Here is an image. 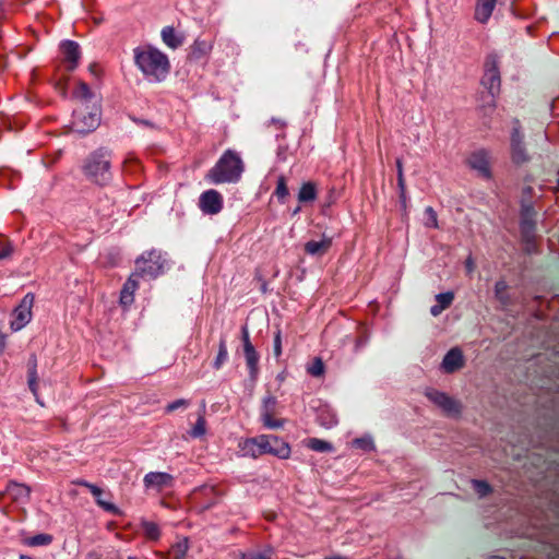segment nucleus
Wrapping results in <instances>:
<instances>
[{
  "mask_svg": "<svg viewBox=\"0 0 559 559\" xmlns=\"http://www.w3.org/2000/svg\"><path fill=\"white\" fill-rule=\"evenodd\" d=\"M241 334H242V345H243V348L252 347L253 345H252V343L250 341L249 331H248L247 326H242Z\"/></svg>",
  "mask_w": 559,
  "mask_h": 559,
  "instance_id": "de8ad7c7",
  "label": "nucleus"
},
{
  "mask_svg": "<svg viewBox=\"0 0 559 559\" xmlns=\"http://www.w3.org/2000/svg\"><path fill=\"white\" fill-rule=\"evenodd\" d=\"M13 253V246L11 243H7L0 249V260L7 259L11 257Z\"/></svg>",
  "mask_w": 559,
  "mask_h": 559,
  "instance_id": "09e8293b",
  "label": "nucleus"
},
{
  "mask_svg": "<svg viewBox=\"0 0 559 559\" xmlns=\"http://www.w3.org/2000/svg\"><path fill=\"white\" fill-rule=\"evenodd\" d=\"M110 168L111 152L102 147L87 156L83 165V173L93 182L106 186L112 178Z\"/></svg>",
  "mask_w": 559,
  "mask_h": 559,
  "instance_id": "7ed1b4c3",
  "label": "nucleus"
},
{
  "mask_svg": "<svg viewBox=\"0 0 559 559\" xmlns=\"http://www.w3.org/2000/svg\"><path fill=\"white\" fill-rule=\"evenodd\" d=\"M425 395L445 416L455 419L461 417L462 404L448 393L436 389H427Z\"/></svg>",
  "mask_w": 559,
  "mask_h": 559,
  "instance_id": "423d86ee",
  "label": "nucleus"
},
{
  "mask_svg": "<svg viewBox=\"0 0 559 559\" xmlns=\"http://www.w3.org/2000/svg\"><path fill=\"white\" fill-rule=\"evenodd\" d=\"M166 259L159 250L152 249L135 260L134 273L139 278L154 280L165 271Z\"/></svg>",
  "mask_w": 559,
  "mask_h": 559,
  "instance_id": "20e7f679",
  "label": "nucleus"
},
{
  "mask_svg": "<svg viewBox=\"0 0 559 559\" xmlns=\"http://www.w3.org/2000/svg\"><path fill=\"white\" fill-rule=\"evenodd\" d=\"M276 404H277V400L275 396L270 395V394L266 395L262 401L261 416L274 414Z\"/></svg>",
  "mask_w": 559,
  "mask_h": 559,
  "instance_id": "4c0bfd02",
  "label": "nucleus"
},
{
  "mask_svg": "<svg viewBox=\"0 0 559 559\" xmlns=\"http://www.w3.org/2000/svg\"><path fill=\"white\" fill-rule=\"evenodd\" d=\"M495 295L502 302L507 304V284L503 281H499L495 285Z\"/></svg>",
  "mask_w": 559,
  "mask_h": 559,
  "instance_id": "37998d69",
  "label": "nucleus"
},
{
  "mask_svg": "<svg viewBox=\"0 0 559 559\" xmlns=\"http://www.w3.org/2000/svg\"><path fill=\"white\" fill-rule=\"evenodd\" d=\"M307 372L314 378L324 376L325 367L323 360L320 357L312 358L306 366Z\"/></svg>",
  "mask_w": 559,
  "mask_h": 559,
  "instance_id": "c85d7f7f",
  "label": "nucleus"
},
{
  "mask_svg": "<svg viewBox=\"0 0 559 559\" xmlns=\"http://www.w3.org/2000/svg\"><path fill=\"white\" fill-rule=\"evenodd\" d=\"M472 486L478 497L484 498L490 493L491 488L488 483L484 480H472Z\"/></svg>",
  "mask_w": 559,
  "mask_h": 559,
  "instance_id": "a19ab883",
  "label": "nucleus"
},
{
  "mask_svg": "<svg viewBox=\"0 0 559 559\" xmlns=\"http://www.w3.org/2000/svg\"><path fill=\"white\" fill-rule=\"evenodd\" d=\"M228 359V350L225 337H221L218 343V353L213 361V368L219 370Z\"/></svg>",
  "mask_w": 559,
  "mask_h": 559,
  "instance_id": "7c9ffc66",
  "label": "nucleus"
},
{
  "mask_svg": "<svg viewBox=\"0 0 559 559\" xmlns=\"http://www.w3.org/2000/svg\"><path fill=\"white\" fill-rule=\"evenodd\" d=\"M454 299L452 292L440 293L436 296V305L430 308V313L433 317L439 316L443 310L450 307Z\"/></svg>",
  "mask_w": 559,
  "mask_h": 559,
  "instance_id": "4be33fe9",
  "label": "nucleus"
},
{
  "mask_svg": "<svg viewBox=\"0 0 559 559\" xmlns=\"http://www.w3.org/2000/svg\"><path fill=\"white\" fill-rule=\"evenodd\" d=\"M498 0H477L475 19L479 23H487L491 17Z\"/></svg>",
  "mask_w": 559,
  "mask_h": 559,
  "instance_id": "f3484780",
  "label": "nucleus"
},
{
  "mask_svg": "<svg viewBox=\"0 0 559 559\" xmlns=\"http://www.w3.org/2000/svg\"><path fill=\"white\" fill-rule=\"evenodd\" d=\"M94 67H95V66H91V67H90L91 72H94Z\"/></svg>",
  "mask_w": 559,
  "mask_h": 559,
  "instance_id": "052dcab7",
  "label": "nucleus"
},
{
  "mask_svg": "<svg viewBox=\"0 0 559 559\" xmlns=\"http://www.w3.org/2000/svg\"><path fill=\"white\" fill-rule=\"evenodd\" d=\"M61 52L63 62L67 63V69L73 71L78 67L81 58L79 44L73 40H66L61 44Z\"/></svg>",
  "mask_w": 559,
  "mask_h": 559,
  "instance_id": "9b49d317",
  "label": "nucleus"
},
{
  "mask_svg": "<svg viewBox=\"0 0 559 559\" xmlns=\"http://www.w3.org/2000/svg\"><path fill=\"white\" fill-rule=\"evenodd\" d=\"M128 559H136L135 557H129Z\"/></svg>",
  "mask_w": 559,
  "mask_h": 559,
  "instance_id": "e2e57ef3",
  "label": "nucleus"
},
{
  "mask_svg": "<svg viewBox=\"0 0 559 559\" xmlns=\"http://www.w3.org/2000/svg\"><path fill=\"white\" fill-rule=\"evenodd\" d=\"M466 266H467L468 271H472V270H473V266H474V265H473V261H472V260H467V262H466Z\"/></svg>",
  "mask_w": 559,
  "mask_h": 559,
  "instance_id": "6e6d98bb",
  "label": "nucleus"
},
{
  "mask_svg": "<svg viewBox=\"0 0 559 559\" xmlns=\"http://www.w3.org/2000/svg\"><path fill=\"white\" fill-rule=\"evenodd\" d=\"M139 277L133 272L127 282L123 284V287L120 293V302L123 306H129L134 300V292L139 287Z\"/></svg>",
  "mask_w": 559,
  "mask_h": 559,
  "instance_id": "dca6fc26",
  "label": "nucleus"
},
{
  "mask_svg": "<svg viewBox=\"0 0 559 559\" xmlns=\"http://www.w3.org/2000/svg\"><path fill=\"white\" fill-rule=\"evenodd\" d=\"M241 559H271L269 552H249L242 554Z\"/></svg>",
  "mask_w": 559,
  "mask_h": 559,
  "instance_id": "a18cd8bd",
  "label": "nucleus"
},
{
  "mask_svg": "<svg viewBox=\"0 0 559 559\" xmlns=\"http://www.w3.org/2000/svg\"><path fill=\"white\" fill-rule=\"evenodd\" d=\"M19 559H32L29 556L21 555Z\"/></svg>",
  "mask_w": 559,
  "mask_h": 559,
  "instance_id": "4d7b16f0",
  "label": "nucleus"
},
{
  "mask_svg": "<svg viewBox=\"0 0 559 559\" xmlns=\"http://www.w3.org/2000/svg\"><path fill=\"white\" fill-rule=\"evenodd\" d=\"M100 123V110L93 106L92 109L87 105L81 106L73 112L72 130L78 133L86 134L96 130Z\"/></svg>",
  "mask_w": 559,
  "mask_h": 559,
  "instance_id": "39448f33",
  "label": "nucleus"
},
{
  "mask_svg": "<svg viewBox=\"0 0 559 559\" xmlns=\"http://www.w3.org/2000/svg\"><path fill=\"white\" fill-rule=\"evenodd\" d=\"M396 167H397V175L403 174V165H402L401 160L396 162Z\"/></svg>",
  "mask_w": 559,
  "mask_h": 559,
  "instance_id": "5fc2aeb1",
  "label": "nucleus"
},
{
  "mask_svg": "<svg viewBox=\"0 0 559 559\" xmlns=\"http://www.w3.org/2000/svg\"><path fill=\"white\" fill-rule=\"evenodd\" d=\"M331 247L330 239L310 240L305 245V251L312 257H322Z\"/></svg>",
  "mask_w": 559,
  "mask_h": 559,
  "instance_id": "aec40b11",
  "label": "nucleus"
},
{
  "mask_svg": "<svg viewBox=\"0 0 559 559\" xmlns=\"http://www.w3.org/2000/svg\"><path fill=\"white\" fill-rule=\"evenodd\" d=\"M317 198V188L312 182H306L298 192V201L301 203L312 202Z\"/></svg>",
  "mask_w": 559,
  "mask_h": 559,
  "instance_id": "cd10ccee",
  "label": "nucleus"
},
{
  "mask_svg": "<svg viewBox=\"0 0 559 559\" xmlns=\"http://www.w3.org/2000/svg\"><path fill=\"white\" fill-rule=\"evenodd\" d=\"M74 97L81 100L82 106H84L94 97V94L86 83L80 82L74 91Z\"/></svg>",
  "mask_w": 559,
  "mask_h": 559,
  "instance_id": "f704fd0d",
  "label": "nucleus"
},
{
  "mask_svg": "<svg viewBox=\"0 0 559 559\" xmlns=\"http://www.w3.org/2000/svg\"><path fill=\"white\" fill-rule=\"evenodd\" d=\"M397 185L401 190V194L404 195L405 193V180H404V174H399L397 177Z\"/></svg>",
  "mask_w": 559,
  "mask_h": 559,
  "instance_id": "8fccbe9b",
  "label": "nucleus"
},
{
  "mask_svg": "<svg viewBox=\"0 0 559 559\" xmlns=\"http://www.w3.org/2000/svg\"><path fill=\"white\" fill-rule=\"evenodd\" d=\"M144 485L147 488H155L162 490L165 487L170 486L173 481L171 475L162 472H151L144 476Z\"/></svg>",
  "mask_w": 559,
  "mask_h": 559,
  "instance_id": "2eb2a0df",
  "label": "nucleus"
},
{
  "mask_svg": "<svg viewBox=\"0 0 559 559\" xmlns=\"http://www.w3.org/2000/svg\"><path fill=\"white\" fill-rule=\"evenodd\" d=\"M512 156L516 163L524 162L526 154L522 144V135L518 128H515L511 135Z\"/></svg>",
  "mask_w": 559,
  "mask_h": 559,
  "instance_id": "412c9836",
  "label": "nucleus"
},
{
  "mask_svg": "<svg viewBox=\"0 0 559 559\" xmlns=\"http://www.w3.org/2000/svg\"><path fill=\"white\" fill-rule=\"evenodd\" d=\"M274 194L277 197L281 203H284L286 197L289 194L286 178L284 176H280L277 178V185Z\"/></svg>",
  "mask_w": 559,
  "mask_h": 559,
  "instance_id": "e433bc0d",
  "label": "nucleus"
},
{
  "mask_svg": "<svg viewBox=\"0 0 559 559\" xmlns=\"http://www.w3.org/2000/svg\"><path fill=\"white\" fill-rule=\"evenodd\" d=\"M354 444L362 450L364 452H370L374 450V442L370 436H365L362 438H357L354 440Z\"/></svg>",
  "mask_w": 559,
  "mask_h": 559,
  "instance_id": "ea45409f",
  "label": "nucleus"
},
{
  "mask_svg": "<svg viewBox=\"0 0 559 559\" xmlns=\"http://www.w3.org/2000/svg\"><path fill=\"white\" fill-rule=\"evenodd\" d=\"M425 216L426 218L424 225L426 227L433 229L439 228L437 212L431 206L425 209Z\"/></svg>",
  "mask_w": 559,
  "mask_h": 559,
  "instance_id": "58836bf2",
  "label": "nucleus"
},
{
  "mask_svg": "<svg viewBox=\"0 0 559 559\" xmlns=\"http://www.w3.org/2000/svg\"><path fill=\"white\" fill-rule=\"evenodd\" d=\"M28 386L37 395V359L34 355L28 360Z\"/></svg>",
  "mask_w": 559,
  "mask_h": 559,
  "instance_id": "c756f323",
  "label": "nucleus"
},
{
  "mask_svg": "<svg viewBox=\"0 0 559 559\" xmlns=\"http://www.w3.org/2000/svg\"><path fill=\"white\" fill-rule=\"evenodd\" d=\"M262 454H272L278 459H287L290 455V447L287 442L276 436H259Z\"/></svg>",
  "mask_w": 559,
  "mask_h": 559,
  "instance_id": "0eeeda50",
  "label": "nucleus"
},
{
  "mask_svg": "<svg viewBox=\"0 0 559 559\" xmlns=\"http://www.w3.org/2000/svg\"><path fill=\"white\" fill-rule=\"evenodd\" d=\"M490 559H503L502 557H492Z\"/></svg>",
  "mask_w": 559,
  "mask_h": 559,
  "instance_id": "680f3d73",
  "label": "nucleus"
},
{
  "mask_svg": "<svg viewBox=\"0 0 559 559\" xmlns=\"http://www.w3.org/2000/svg\"><path fill=\"white\" fill-rule=\"evenodd\" d=\"M245 359L246 364L249 369V376L252 381H255L258 379L259 374V359L260 356L257 353L254 346L243 348Z\"/></svg>",
  "mask_w": 559,
  "mask_h": 559,
  "instance_id": "6ab92c4d",
  "label": "nucleus"
},
{
  "mask_svg": "<svg viewBox=\"0 0 559 559\" xmlns=\"http://www.w3.org/2000/svg\"><path fill=\"white\" fill-rule=\"evenodd\" d=\"M241 451L245 455L258 457L262 455V449H260L259 437L247 439L240 443Z\"/></svg>",
  "mask_w": 559,
  "mask_h": 559,
  "instance_id": "bb28decb",
  "label": "nucleus"
},
{
  "mask_svg": "<svg viewBox=\"0 0 559 559\" xmlns=\"http://www.w3.org/2000/svg\"><path fill=\"white\" fill-rule=\"evenodd\" d=\"M310 407L316 412L317 423L325 428H331L337 424V417L334 411L320 400L312 401Z\"/></svg>",
  "mask_w": 559,
  "mask_h": 559,
  "instance_id": "9d476101",
  "label": "nucleus"
},
{
  "mask_svg": "<svg viewBox=\"0 0 559 559\" xmlns=\"http://www.w3.org/2000/svg\"><path fill=\"white\" fill-rule=\"evenodd\" d=\"M189 406V401L188 400H185V399H179V400H176L171 403H169L167 406H166V412L170 413V412H174L180 407H188Z\"/></svg>",
  "mask_w": 559,
  "mask_h": 559,
  "instance_id": "c03bdc74",
  "label": "nucleus"
},
{
  "mask_svg": "<svg viewBox=\"0 0 559 559\" xmlns=\"http://www.w3.org/2000/svg\"><path fill=\"white\" fill-rule=\"evenodd\" d=\"M263 425L270 429H277L283 427L284 421L282 419H274L273 414L261 416Z\"/></svg>",
  "mask_w": 559,
  "mask_h": 559,
  "instance_id": "79ce46f5",
  "label": "nucleus"
},
{
  "mask_svg": "<svg viewBox=\"0 0 559 559\" xmlns=\"http://www.w3.org/2000/svg\"><path fill=\"white\" fill-rule=\"evenodd\" d=\"M141 528L144 536L150 540H157L160 537V530L158 525L151 521H142Z\"/></svg>",
  "mask_w": 559,
  "mask_h": 559,
  "instance_id": "2f4dec72",
  "label": "nucleus"
},
{
  "mask_svg": "<svg viewBox=\"0 0 559 559\" xmlns=\"http://www.w3.org/2000/svg\"><path fill=\"white\" fill-rule=\"evenodd\" d=\"M133 121L135 123L140 124V126H144V127H147V128H154V123L148 121V120L134 118Z\"/></svg>",
  "mask_w": 559,
  "mask_h": 559,
  "instance_id": "3c124183",
  "label": "nucleus"
},
{
  "mask_svg": "<svg viewBox=\"0 0 559 559\" xmlns=\"http://www.w3.org/2000/svg\"><path fill=\"white\" fill-rule=\"evenodd\" d=\"M469 166L485 178L490 177L489 163L484 154H474L469 158Z\"/></svg>",
  "mask_w": 559,
  "mask_h": 559,
  "instance_id": "5701e85b",
  "label": "nucleus"
},
{
  "mask_svg": "<svg viewBox=\"0 0 559 559\" xmlns=\"http://www.w3.org/2000/svg\"><path fill=\"white\" fill-rule=\"evenodd\" d=\"M34 304V296L26 294L19 306L12 312L11 328L14 331L23 329L32 319V307Z\"/></svg>",
  "mask_w": 559,
  "mask_h": 559,
  "instance_id": "6e6552de",
  "label": "nucleus"
},
{
  "mask_svg": "<svg viewBox=\"0 0 559 559\" xmlns=\"http://www.w3.org/2000/svg\"><path fill=\"white\" fill-rule=\"evenodd\" d=\"M189 549L188 539L183 538L177 542L173 547L169 555H165L163 552L156 551L155 554L159 556L162 559H185L187 551Z\"/></svg>",
  "mask_w": 559,
  "mask_h": 559,
  "instance_id": "b1692460",
  "label": "nucleus"
},
{
  "mask_svg": "<svg viewBox=\"0 0 559 559\" xmlns=\"http://www.w3.org/2000/svg\"><path fill=\"white\" fill-rule=\"evenodd\" d=\"M85 559H102V556L95 552H90Z\"/></svg>",
  "mask_w": 559,
  "mask_h": 559,
  "instance_id": "864d4df0",
  "label": "nucleus"
},
{
  "mask_svg": "<svg viewBox=\"0 0 559 559\" xmlns=\"http://www.w3.org/2000/svg\"><path fill=\"white\" fill-rule=\"evenodd\" d=\"M133 60L144 79L150 83L163 82L170 72V62L166 53L145 45L133 49Z\"/></svg>",
  "mask_w": 559,
  "mask_h": 559,
  "instance_id": "f257e3e1",
  "label": "nucleus"
},
{
  "mask_svg": "<svg viewBox=\"0 0 559 559\" xmlns=\"http://www.w3.org/2000/svg\"><path fill=\"white\" fill-rule=\"evenodd\" d=\"M52 539L53 538L50 534L40 533L25 539V544L31 547L47 546L51 544Z\"/></svg>",
  "mask_w": 559,
  "mask_h": 559,
  "instance_id": "c9c22d12",
  "label": "nucleus"
},
{
  "mask_svg": "<svg viewBox=\"0 0 559 559\" xmlns=\"http://www.w3.org/2000/svg\"><path fill=\"white\" fill-rule=\"evenodd\" d=\"M202 408H203L202 414L199 415L197 423L194 424V426L192 427V429L189 432L192 438H200V437L204 436L206 432V420L204 417L205 403L202 404Z\"/></svg>",
  "mask_w": 559,
  "mask_h": 559,
  "instance_id": "473e14b6",
  "label": "nucleus"
},
{
  "mask_svg": "<svg viewBox=\"0 0 559 559\" xmlns=\"http://www.w3.org/2000/svg\"><path fill=\"white\" fill-rule=\"evenodd\" d=\"M243 171V164L240 156L227 150L206 175V178L215 185L224 182H236Z\"/></svg>",
  "mask_w": 559,
  "mask_h": 559,
  "instance_id": "f03ea898",
  "label": "nucleus"
},
{
  "mask_svg": "<svg viewBox=\"0 0 559 559\" xmlns=\"http://www.w3.org/2000/svg\"><path fill=\"white\" fill-rule=\"evenodd\" d=\"M287 377L286 371H282L276 376V381L278 382V385H281Z\"/></svg>",
  "mask_w": 559,
  "mask_h": 559,
  "instance_id": "603ef678",
  "label": "nucleus"
},
{
  "mask_svg": "<svg viewBox=\"0 0 559 559\" xmlns=\"http://www.w3.org/2000/svg\"><path fill=\"white\" fill-rule=\"evenodd\" d=\"M2 348H3V344H2V341L0 340V353L2 352Z\"/></svg>",
  "mask_w": 559,
  "mask_h": 559,
  "instance_id": "bf43d9fd",
  "label": "nucleus"
},
{
  "mask_svg": "<svg viewBox=\"0 0 559 559\" xmlns=\"http://www.w3.org/2000/svg\"><path fill=\"white\" fill-rule=\"evenodd\" d=\"M7 493L17 502H27L29 499L31 488L24 484L10 481L7 486Z\"/></svg>",
  "mask_w": 559,
  "mask_h": 559,
  "instance_id": "a211bd4d",
  "label": "nucleus"
},
{
  "mask_svg": "<svg viewBox=\"0 0 559 559\" xmlns=\"http://www.w3.org/2000/svg\"><path fill=\"white\" fill-rule=\"evenodd\" d=\"M307 447L309 449H311L312 451L320 452V453L332 452L334 449L332 443H330L325 440L318 439V438L308 439Z\"/></svg>",
  "mask_w": 559,
  "mask_h": 559,
  "instance_id": "72a5a7b5",
  "label": "nucleus"
},
{
  "mask_svg": "<svg viewBox=\"0 0 559 559\" xmlns=\"http://www.w3.org/2000/svg\"><path fill=\"white\" fill-rule=\"evenodd\" d=\"M481 84L488 90L490 96V100L488 102V104L492 105L495 96L500 91V75L495 67L486 71Z\"/></svg>",
  "mask_w": 559,
  "mask_h": 559,
  "instance_id": "ddd939ff",
  "label": "nucleus"
},
{
  "mask_svg": "<svg viewBox=\"0 0 559 559\" xmlns=\"http://www.w3.org/2000/svg\"><path fill=\"white\" fill-rule=\"evenodd\" d=\"M464 366V356L460 348H451L443 357L441 369L445 373H453Z\"/></svg>",
  "mask_w": 559,
  "mask_h": 559,
  "instance_id": "f8f14e48",
  "label": "nucleus"
},
{
  "mask_svg": "<svg viewBox=\"0 0 559 559\" xmlns=\"http://www.w3.org/2000/svg\"><path fill=\"white\" fill-rule=\"evenodd\" d=\"M299 211H300V207L298 206L297 209L294 210L293 214H297Z\"/></svg>",
  "mask_w": 559,
  "mask_h": 559,
  "instance_id": "13d9d810",
  "label": "nucleus"
},
{
  "mask_svg": "<svg viewBox=\"0 0 559 559\" xmlns=\"http://www.w3.org/2000/svg\"><path fill=\"white\" fill-rule=\"evenodd\" d=\"M282 354V340H281V332L277 331V333L274 336V355L278 357Z\"/></svg>",
  "mask_w": 559,
  "mask_h": 559,
  "instance_id": "49530a36",
  "label": "nucleus"
},
{
  "mask_svg": "<svg viewBox=\"0 0 559 559\" xmlns=\"http://www.w3.org/2000/svg\"><path fill=\"white\" fill-rule=\"evenodd\" d=\"M199 206L204 214L215 215L223 209V197L218 191L210 189L200 195Z\"/></svg>",
  "mask_w": 559,
  "mask_h": 559,
  "instance_id": "1a4fd4ad",
  "label": "nucleus"
},
{
  "mask_svg": "<svg viewBox=\"0 0 559 559\" xmlns=\"http://www.w3.org/2000/svg\"><path fill=\"white\" fill-rule=\"evenodd\" d=\"M162 39L165 45L171 49L180 47L183 43V37L178 35L174 27L166 26L162 29Z\"/></svg>",
  "mask_w": 559,
  "mask_h": 559,
  "instance_id": "393cba45",
  "label": "nucleus"
},
{
  "mask_svg": "<svg viewBox=\"0 0 559 559\" xmlns=\"http://www.w3.org/2000/svg\"><path fill=\"white\" fill-rule=\"evenodd\" d=\"M78 484L80 486L86 487L91 491V493L94 496L96 503L100 508H103L105 511L114 513V514L118 513V511H119L118 508L110 501H107L103 498L104 491L102 488H99L98 486H96L94 484L85 481V480H81Z\"/></svg>",
  "mask_w": 559,
  "mask_h": 559,
  "instance_id": "4468645a",
  "label": "nucleus"
},
{
  "mask_svg": "<svg viewBox=\"0 0 559 559\" xmlns=\"http://www.w3.org/2000/svg\"><path fill=\"white\" fill-rule=\"evenodd\" d=\"M212 43L205 39H197L191 47L190 56L191 58L199 60L204 58L212 50Z\"/></svg>",
  "mask_w": 559,
  "mask_h": 559,
  "instance_id": "a878e982",
  "label": "nucleus"
}]
</instances>
